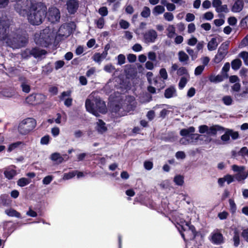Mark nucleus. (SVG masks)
<instances>
[{"label":"nucleus","instance_id":"f257e3e1","mask_svg":"<svg viewBox=\"0 0 248 248\" xmlns=\"http://www.w3.org/2000/svg\"><path fill=\"white\" fill-rule=\"evenodd\" d=\"M15 9L19 15H27L29 22L33 25L41 24L46 15V8L41 3L24 1L16 4Z\"/></svg>","mask_w":248,"mask_h":248},{"label":"nucleus","instance_id":"f03ea898","mask_svg":"<svg viewBox=\"0 0 248 248\" xmlns=\"http://www.w3.org/2000/svg\"><path fill=\"white\" fill-rule=\"evenodd\" d=\"M86 110L96 117L100 116L99 113H105L106 106L105 102L99 97H94L92 93L86 99L85 102Z\"/></svg>","mask_w":248,"mask_h":248},{"label":"nucleus","instance_id":"7ed1b4c3","mask_svg":"<svg viewBox=\"0 0 248 248\" xmlns=\"http://www.w3.org/2000/svg\"><path fill=\"white\" fill-rule=\"evenodd\" d=\"M54 37L53 31L49 28H46L40 33L35 34L34 41L37 45L46 47L51 43Z\"/></svg>","mask_w":248,"mask_h":248},{"label":"nucleus","instance_id":"20e7f679","mask_svg":"<svg viewBox=\"0 0 248 248\" xmlns=\"http://www.w3.org/2000/svg\"><path fill=\"white\" fill-rule=\"evenodd\" d=\"M9 26L4 22H0V40L5 41L6 43L11 46H18L20 45L17 37H12L8 34Z\"/></svg>","mask_w":248,"mask_h":248},{"label":"nucleus","instance_id":"39448f33","mask_svg":"<svg viewBox=\"0 0 248 248\" xmlns=\"http://www.w3.org/2000/svg\"><path fill=\"white\" fill-rule=\"evenodd\" d=\"M36 126V120L32 118H28L19 124L18 130L21 134L26 135L32 131Z\"/></svg>","mask_w":248,"mask_h":248},{"label":"nucleus","instance_id":"423d86ee","mask_svg":"<svg viewBox=\"0 0 248 248\" xmlns=\"http://www.w3.org/2000/svg\"><path fill=\"white\" fill-rule=\"evenodd\" d=\"M230 41L223 42L219 47L217 53L213 60L214 62L218 63L225 58L228 53Z\"/></svg>","mask_w":248,"mask_h":248},{"label":"nucleus","instance_id":"0eeeda50","mask_svg":"<svg viewBox=\"0 0 248 248\" xmlns=\"http://www.w3.org/2000/svg\"><path fill=\"white\" fill-rule=\"evenodd\" d=\"M46 99V97L41 93H35L29 95L26 98V101L31 104H39L43 103Z\"/></svg>","mask_w":248,"mask_h":248},{"label":"nucleus","instance_id":"6e6552de","mask_svg":"<svg viewBox=\"0 0 248 248\" xmlns=\"http://www.w3.org/2000/svg\"><path fill=\"white\" fill-rule=\"evenodd\" d=\"M176 72V74L178 76H185L187 77L188 78H189V74L188 70L186 67L181 66L179 67L178 65L176 63H173L172 64L170 70V74H173L175 71Z\"/></svg>","mask_w":248,"mask_h":248},{"label":"nucleus","instance_id":"1a4fd4ad","mask_svg":"<svg viewBox=\"0 0 248 248\" xmlns=\"http://www.w3.org/2000/svg\"><path fill=\"white\" fill-rule=\"evenodd\" d=\"M157 33L155 30H148L143 34L144 42L147 44L154 43L157 39Z\"/></svg>","mask_w":248,"mask_h":248},{"label":"nucleus","instance_id":"9d476101","mask_svg":"<svg viewBox=\"0 0 248 248\" xmlns=\"http://www.w3.org/2000/svg\"><path fill=\"white\" fill-rule=\"evenodd\" d=\"M47 18L51 23H55L59 21L60 19V12L56 7L49 8L47 13Z\"/></svg>","mask_w":248,"mask_h":248},{"label":"nucleus","instance_id":"9b49d317","mask_svg":"<svg viewBox=\"0 0 248 248\" xmlns=\"http://www.w3.org/2000/svg\"><path fill=\"white\" fill-rule=\"evenodd\" d=\"M67 9L70 14H75L79 6L78 1L77 0H68L66 2Z\"/></svg>","mask_w":248,"mask_h":248},{"label":"nucleus","instance_id":"f8f14e48","mask_svg":"<svg viewBox=\"0 0 248 248\" xmlns=\"http://www.w3.org/2000/svg\"><path fill=\"white\" fill-rule=\"evenodd\" d=\"M27 52H31V56L35 58H41L43 56L46 55L47 53L46 50L37 47L33 48L31 51H28Z\"/></svg>","mask_w":248,"mask_h":248},{"label":"nucleus","instance_id":"ddd939ff","mask_svg":"<svg viewBox=\"0 0 248 248\" xmlns=\"http://www.w3.org/2000/svg\"><path fill=\"white\" fill-rule=\"evenodd\" d=\"M225 130V129L219 125H215L210 127H208V130L207 132V134L210 136H215L217 131H224Z\"/></svg>","mask_w":248,"mask_h":248},{"label":"nucleus","instance_id":"4468645a","mask_svg":"<svg viewBox=\"0 0 248 248\" xmlns=\"http://www.w3.org/2000/svg\"><path fill=\"white\" fill-rule=\"evenodd\" d=\"M243 0H236L234 3L232 8V11L234 13H238L241 12L244 7Z\"/></svg>","mask_w":248,"mask_h":248},{"label":"nucleus","instance_id":"2eb2a0df","mask_svg":"<svg viewBox=\"0 0 248 248\" xmlns=\"http://www.w3.org/2000/svg\"><path fill=\"white\" fill-rule=\"evenodd\" d=\"M178 57L179 61L184 65H186L188 63L189 61V56L184 51H180L178 53Z\"/></svg>","mask_w":248,"mask_h":248},{"label":"nucleus","instance_id":"dca6fc26","mask_svg":"<svg viewBox=\"0 0 248 248\" xmlns=\"http://www.w3.org/2000/svg\"><path fill=\"white\" fill-rule=\"evenodd\" d=\"M212 241L215 244H221L223 243V236L220 232L214 233L212 234Z\"/></svg>","mask_w":248,"mask_h":248},{"label":"nucleus","instance_id":"f3484780","mask_svg":"<svg viewBox=\"0 0 248 248\" xmlns=\"http://www.w3.org/2000/svg\"><path fill=\"white\" fill-rule=\"evenodd\" d=\"M228 76L227 74H223L217 76L212 75L209 77V79L211 82L218 83L223 81L225 78H227Z\"/></svg>","mask_w":248,"mask_h":248},{"label":"nucleus","instance_id":"a211bd4d","mask_svg":"<svg viewBox=\"0 0 248 248\" xmlns=\"http://www.w3.org/2000/svg\"><path fill=\"white\" fill-rule=\"evenodd\" d=\"M96 130L101 134H103L107 130V127L106 126V124L102 120L98 119L96 122Z\"/></svg>","mask_w":248,"mask_h":248},{"label":"nucleus","instance_id":"6ab92c4d","mask_svg":"<svg viewBox=\"0 0 248 248\" xmlns=\"http://www.w3.org/2000/svg\"><path fill=\"white\" fill-rule=\"evenodd\" d=\"M176 95V91L175 88L171 86L165 91L164 96L167 98H170Z\"/></svg>","mask_w":248,"mask_h":248},{"label":"nucleus","instance_id":"aec40b11","mask_svg":"<svg viewBox=\"0 0 248 248\" xmlns=\"http://www.w3.org/2000/svg\"><path fill=\"white\" fill-rule=\"evenodd\" d=\"M195 128L193 126H190L188 128H184L181 130L180 134L182 136L187 137L190 134L195 132Z\"/></svg>","mask_w":248,"mask_h":248},{"label":"nucleus","instance_id":"412c9836","mask_svg":"<svg viewBox=\"0 0 248 248\" xmlns=\"http://www.w3.org/2000/svg\"><path fill=\"white\" fill-rule=\"evenodd\" d=\"M16 174V170L10 168H6L4 171V174L6 178L12 179Z\"/></svg>","mask_w":248,"mask_h":248},{"label":"nucleus","instance_id":"4be33fe9","mask_svg":"<svg viewBox=\"0 0 248 248\" xmlns=\"http://www.w3.org/2000/svg\"><path fill=\"white\" fill-rule=\"evenodd\" d=\"M218 46V43L217 41V39L215 38H213L208 42L207 44V48L209 51H212L216 49Z\"/></svg>","mask_w":248,"mask_h":248},{"label":"nucleus","instance_id":"5701e85b","mask_svg":"<svg viewBox=\"0 0 248 248\" xmlns=\"http://www.w3.org/2000/svg\"><path fill=\"white\" fill-rule=\"evenodd\" d=\"M167 31V35L168 38H173L175 35V28L173 25H170L166 29Z\"/></svg>","mask_w":248,"mask_h":248},{"label":"nucleus","instance_id":"b1692460","mask_svg":"<svg viewBox=\"0 0 248 248\" xmlns=\"http://www.w3.org/2000/svg\"><path fill=\"white\" fill-rule=\"evenodd\" d=\"M6 215L10 217H15L18 218L21 217L20 214L14 209H8L5 211Z\"/></svg>","mask_w":248,"mask_h":248},{"label":"nucleus","instance_id":"393cba45","mask_svg":"<svg viewBox=\"0 0 248 248\" xmlns=\"http://www.w3.org/2000/svg\"><path fill=\"white\" fill-rule=\"evenodd\" d=\"M248 172L244 171L238 173L234 175L235 179L237 180L238 181L244 180L245 179H246L248 177Z\"/></svg>","mask_w":248,"mask_h":248},{"label":"nucleus","instance_id":"a878e982","mask_svg":"<svg viewBox=\"0 0 248 248\" xmlns=\"http://www.w3.org/2000/svg\"><path fill=\"white\" fill-rule=\"evenodd\" d=\"M50 158L53 161L57 162V163H61L63 160V158L60 154L57 153L52 154Z\"/></svg>","mask_w":248,"mask_h":248},{"label":"nucleus","instance_id":"bb28decb","mask_svg":"<svg viewBox=\"0 0 248 248\" xmlns=\"http://www.w3.org/2000/svg\"><path fill=\"white\" fill-rule=\"evenodd\" d=\"M232 239L234 242V246L236 247H238L240 244V236L238 230H234Z\"/></svg>","mask_w":248,"mask_h":248},{"label":"nucleus","instance_id":"cd10ccee","mask_svg":"<svg viewBox=\"0 0 248 248\" xmlns=\"http://www.w3.org/2000/svg\"><path fill=\"white\" fill-rule=\"evenodd\" d=\"M232 68L235 70L239 69L242 65V62L240 59H237L233 60L231 63Z\"/></svg>","mask_w":248,"mask_h":248},{"label":"nucleus","instance_id":"c85d7f7f","mask_svg":"<svg viewBox=\"0 0 248 248\" xmlns=\"http://www.w3.org/2000/svg\"><path fill=\"white\" fill-rule=\"evenodd\" d=\"M165 10V8L163 6L157 5L154 7L153 10V13L155 15L157 16L164 13Z\"/></svg>","mask_w":248,"mask_h":248},{"label":"nucleus","instance_id":"c756f323","mask_svg":"<svg viewBox=\"0 0 248 248\" xmlns=\"http://www.w3.org/2000/svg\"><path fill=\"white\" fill-rule=\"evenodd\" d=\"M200 135L198 134H190L188 137V140L189 143L196 142L199 139Z\"/></svg>","mask_w":248,"mask_h":248},{"label":"nucleus","instance_id":"7c9ffc66","mask_svg":"<svg viewBox=\"0 0 248 248\" xmlns=\"http://www.w3.org/2000/svg\"><path fill=\"white\" fill-rule=\"evenodd\" d=\"M31 182V180L30 179L21 178L18 180L17 183L19 186L23 187L28 185Z\"/></svg>","mask_w":248,"mask_h":248},{"label":"nucleus","instance_id":"2f4dec72","mask_svg":"<svg viewBox=\"0 0 248 248\" xmlns=\"http://www.w3.org/2000/svg\"><path fill=\"white\" fill-rule=\"evenodd\" d=\"M186 52L188 53V54L191 57V60L192 61L195 60L198 57V51H194L192 49L187 47L186 49Z\"/></svg>","mask_w":248,"mask_h":248},{"label":"nucleus","instance_id":"473e14b6","mask_svg":"<svg viewBox=\"0 0 248 248\" xmlns=\"http://www.w3.org/2000/svg\"><path fill=\"white\" fill-rule=\"evenodd\" d=\"M222 102L226 106H230L232 104L233 100L232 97L230 95H226L222 97Z\"/></svg>","mask_w":248,"mask_h":248},{"label":"nucleus","instance_id":"72a5a7b5","mask_svg":"<svg viewBox=\"0 0 248 248\" xmlns=\"http://www.w3.org/2000/svg\"><path fill=\"white\" fill-rule=\"evenodd\" d=\"M239 56L243 59L245 64L248 65V52L247 51H242L239 54Z\"/></svg>","mask_w":248,"mask_h":248},{"label":"nucleus","instance_id":"f704fd0d","mask_svg":"<svg viewBox=\"0 0 248 248\" xmlns=\"http://www.w3.org/2000/svg\"><path fill=\"white\" fill-rule=\"evenodd\" d=\"M151 11L149 7H144L141 13V16L145 18H147L150 16Z\"/></svg>","mask_w":248,"mask_h":248},{"label":"nucleus","instance_id":"c9c22d12","mask_svg":"<svg viewBox=\"0 0 248 248\" xmlns=\"http://www.w3.org/2000/svg\"><path fill=\"white\" fill-rule=\"evenodd\" d=\"M187 79L186 78V77L183 76L182 77L179 81V88L180 89H182L184 88V87L186 86V84L187 82Z\"/></svg>","mask_w":248,"mask_h":248},{"label":"nucleus","instance_id":"e433bc0d","mask_svg":"<svg viewBox=\"0 0 248 248\" xmlns=\"http://www.w3.org/2000/svg\"><path fill=\"white\" fill-rule=\"evenodd\" d=\"M53 71V67L50 64L48 63L43 67V72L46 75H48L51 73Z\"/></svg>","mask_w":248,"mask_h":248},{"label":"nucleus","instance_id":"4c0bfd02","mask_svg":"<svg viewBox=\"0 0 248 248\" xmlns=\"http://www.w3.org/2000/svg\"><path fill=\"white\" fill-rule=\"evenodd\" d=\"M175 184L178 186H182L184 183V178L181 175H177L174 178Z\"/></svg>","mask_w":248,"mask_h":248},{"label":"nucleus","instance_id":"58836bf2","mask_svg":"<svg viewBox=\"0 0 248 248\" xmlns=\"http://www.w3.org/2000/svg\"><path fill=\"white\" fill-rule=\"evenodd\" d=\"M23 144L21 141H17L10 144L8 148V151L11 152L13 150L17 148L19 145Z\"/></svg>","mask_w":248,"mask_h":248},{"label":"nucleus","instance_id":"ea45409f","mask_svg":"<svg viewBox=\"0 0 248 248\" xmlns=\"http://www.w3.org/2000/svg\"><path fill=\"white\" fill-rule=\"evenodd\" d=\"M216 12L218 13L221 12H224L226 13H228L229 12V10L228 9L227 5L226 4H221L220 6L217 9Z\"/></svg>","mask_w":248,"mask_h":248},{"label":"nucleus","instance_id":"a19ab883","mask_svg":"<svg viewBox=\"0 0 248 248\" xmlns=\"http://www.w3.org/2000/svg\"><path fill=\"white\" fill-rule=\"evenodd\" d=\"M66 30V28H65V26H62L58 31V34L60 36H66L67 37L69 35V31L68 30L67 31V33H66L65 34L64 33V30Z\"/></svg>","mask_w":248,"mask_h":248},{"label":"nucleus","instance_id":"79ce46f5","mask_svg":"<svg viewBox=\"0 0 248 248\" xmlns=\"http://www.w3.org/2000/svg\"><path fill=\"white\" fill-rule=\"evenodd\" d=\"M238 155L248 156V148L247 147H242L238 152Z\"/></svg>","mask_w":248,"mask_h":248},{"label":"nucleus","instance_id":"37998d69","mask_svg":"<svg viewBox=\"0 0 248 248\" xmlns=\"http://www.w3.org/2000/svg\"><path fill=\"white\" fill-rule=\"evenodd\" d=\"M232 168L234 171L238 172L239 173L243 171L245 169L244 166H238L236 165H233Z\"/></svg>","mask_w":248,"mask_h":248},{"label":"nucleus","instance_id":"c03bdc74","mask_svg":"<svg viewBox=\"0 0 248 248\" xmlns=\"http://www.w3.org/2000/svg\"><path fill=\"white\" fill-rule=\"evenodd\" d=\"M228 132H229L230 136H231L232 140H236L239 137L238 132H234L232 130L228 129Z\"/></svg>","mask_w":248,"mask_h":248},{"label":"nucleus","instance_id":"a18cd8bd","mask_svg":"<svg viewBox=\"0 0 248 248\" xmlns=\"http://www.w3.org/2000/svg\"><path fill=\"white\" fill-rule=\"evenodd\" d=\"M164 17L166 20L168 21H171L173 20L174 16L171 13L166 12L164 14Z\"/></svg>","mask_w":248,"mask_h":248},{"label":"nucleus","instance_id":"49530a36","mask_svg":"<svg viewBox=\"0 0 248 248\" xmlns=\"http://www.w3.org/2000/svg\"><path fill=\"white\" fill-rule=\"evenodd\" d=\"M248 93L247 90L243 91L241 93H237L234 94V97L237 100H240L243 98H245L246 96V94Z\"/></svg>","mask_w":248,"mask_h":248},{"label":"nucleus","instance_id":"de8ad7c7","mask_svg":"<svg viewBox=\"0 0 248 248\" xmlns=\"http://www.w3.org/2000/svg\"><path fill=\"white\" fill-rule=\"evenodd\" d=\"M118 64L122 65L125 62V57L123 54H119L118 57Z\"/></svg>","mask_w":248,"mask_h":248},{"label":"nucleus","instance_id":"09e8293b","mask_svg":"<svg viewBox=\"0 0 248 248\" xmlns=\"http://www.w3.org/2000/svg\"><path fill=\"white\" fill-rule=\"evenodd\" d=\"M21 87L23 92L26 93H29L31 90L30 86L27 83H22Z\"/></svg>","mask_w":248,"mask_h":248},{"label":"nucleus","instance_id":"8fccbe9b","mask_svg":"<svg viewBox=\"0 0 248 248\" xmlns=\"http://www.w3.org/2000/svg\"><path fill=\"white\" fill-rule=\"evenodd\" d=\"M204 69V66L200 65L197 67L195 69L194 74L196 76L201 75Z\"/></svg>","mask_w":248,"mask_h":248},{"label":"nucleus","instance_id":"3c124183","mask_svg":"<svg viewBox=\"0 0 248 248\" xmlns=\"http://www.w3.org/2000/svg\"><path fill=\"white\" fill-rule=\"evenodd\" d=\"M119 24L121 28L124 29H128L130 25L129 23L127 21L124 20H120Z\"/></svg>","mask_w":248,"mask_h":248},{"label":"nucleus","instance_id":"603ef678","mask_svg":"<svg viewBox=\"0 0 248 248\" xmlns=\"http://www.w3.org/2000/svg\"><path fill=\"white\" fill-rule=\"evenodd\" d=\"M240 24L244 28H248V15L241 20Z\"/></svg>","mask_w":248,"mask_h":248},{"label":"nucleus","instance_id":"864d4df0","mask_svg":"<svg viewBox=\"0 0 248 248\" xmlns=\"http://www.w3.org/2000/svg\"><path fill=\"white\" fill-rule=\"evenodd\" d=\"M98 13L102 16H106L108 14V9L106 7H101L98 10Z\"/></svg>","mask_w":248,"mask_h":248},{"label":"nucleus","instance_id":"5fc2aeb1","mask_svg":"<svg viewBox=\"0 0 248 248\" xmlns=\"http://www.w3.org/2000/svg\"><path fill=\"white\" fill-rule=\"evenodd\" d=\"M229 204L230 206V210L232 213H234L235 212L236 209V206L234 202V201L232 199L229 200Z\"/></svg>","mask_w":248,"mask_h":248},{"label":"nucleus","instance_id":"6e6d98bb","mask_svg":"<svg viewBox=\"0 0 248 248\" xmlns=\"http://www.w3.org/2000/svg\"><path fill=\"white\" fill-rule=\"evenodd\" d=\"M95 23L98 28L102 29L104 25V19L103 17H100L95 22Z\"/></svg>","mask_w":248,"mask_h":248},{"label":"nucleus","instance_id":"4d7b16f0","mask_svg":"<svg viewBox=\"0 0 248 248\" xmlns=\"http://www.w3.org/2000/svg\"><path fill=\"white\" fill-rule=\"evenodd\" d=\"M93 59L94 61L97 62H100L101 60L103 59V58H102V56H101V54L99 53H95L93 57Z\"/></svg>","mask_w":248,"mask_h":248},{"label":"nucleus","instance_id":"13d9d810","mask_svg":"<svg viewBox=\"0 0 248 248\" xmlns=\"http://www.w3.org/2000/svg\"><path fill=\"white\" fill-rule=\"evenodd\" d=\"M208 126L206 125H202L199 126V132L201 134H203L206 133L207 134Z\"/></svg>","mask_w":248,"mask_h":248},{"label":"nucleus","instance_id":"bf43d9fd","mask_svg":"<svg viewBox=\"0 0 248 248\" xmlns=\"http://www.w3.org/2000/svg\"><path fill=\"white\" fill-rule=\"evenodd\" d=\"M159 74L160 75L161 77L163 78L164 79H167L168 78V74L166 69L161 68L160 70Z\"/></svg>","mask_w":248,"mask_h":248},{"label":"nucleus","instance_id":"052dcab7","mask_svg":"<svg viewBox=\"0 0 248 248\" xmlns=\"http://www.w3.org/2000/svg\"><path fill=\"white\" fill-rule=\"evenodd\" d=\"M230 137L229 133L228 132V129H227L225 133L221 136V140L223 141H228L230 139Z\"/></svg>","mask_w":248,"mask_h":248},{"label":"nucleus","instance_id":"680f3d73","mask_svg":"<svg viewBox=\"0 0 248 248\" xmlns=\"http://www.w3.org/2000/svg\"><path fill=\"white\" fill-rule=\"evenodd\" d=\"M50 137L48 135L45 136L41 139L40 142L42 144H47L49 141Z\"/></svg>","mask_w":248,"mask_h":248},{"label":"nucleus","instance_id":"e2e57ef3","mask_svg":"<svg viewBox=\"0 0 248 248\" xmlns=\"http://www.w3.org/2000/svg\"><path fill=\"white\" fill-rule=\"evenodd\" d=\"M76 172L74 171L69 172V173H65L64 174V178L67 180L71 179L74 177L76 175Z\"/></svg>","mask_w":248,"mask_h":248},{"label":"nucleus","instance_id":"0e129e2a","mask_svg":"<svg viewBox=\"0 0 248 248\" xmlns=\"http://www.w3.org/2000/svg\"><path fill=\"white\" fill-rule=\"evenodd\" d=\"M197 39L194 37H192L188 40L187 44L189 46H193L197 44Z\"/></svg>","mask_w":248,"mask_h":248},{"label":"nucleus","instance_id":"69168bd1","mask_svg":"<svg viewBox=\"0 0 248 248\" xmlns=\"http://www.w3.org/2000/svg\"><path fill=\"white\" fill-rule=\"evenodd\" d=\"M153 164L152 162L146 161L144 163V167L147 170H150L152 169Z\"/></svg>","mask_w":248,"mask_h":248},{"label":"nucleus","instance_id":"338daca9","mask_svg":"<svg viewBox=\"0 0 248 248\" xmlns=\"http://www.w3.org/2000/svg\"><path fill=\"white\" fill-rule=\"evenodd\" d=\"M241 235L244 239L248 242V228L243 230Z\"/></svg>","mask_w":248,"mask_h":248},{"label":"nucleus","instance_id":"774afa93","mask_svg":"<svg viewBox=\"0 0 248 248\" xmlns=\"http://www.w3.org/2000/svg\"><path fill=\"white\" fill-rule=\"evenodd\" d=\"M248 46V35H247L241 41L240 47H244Z\"/></svg>","mask_w":248,"mask_h":248}]
</instances>
